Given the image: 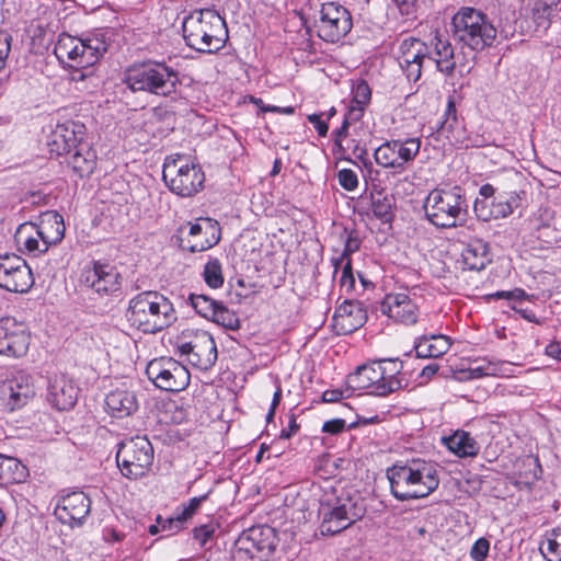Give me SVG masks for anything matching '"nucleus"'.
Wrapping results in <instances>:
<instances>
[{"mask_svg": "<svg viewBox=\"0 0 561 561\" xmlns=\"http://www.w3.org/2000/svg\"><path fill=\"white\" fill-rule=\"evenodd\" d=\"M499 373V364L489 362L486 365H480L468 370V379H477L485 376H496Z\"/></svg>", "mask_w": 561, "mask_h": 561, "instance_id": "55", "label": "nucleus"}, {"mask_svg": "<svg viewBox=\"0 0 561 561\" xmlns=\"http://www.w3.org/2000/svg\"><path fill=\"white\" fill-rule=\"evenodd\" d=\"M161 419H169L170 421H185L191 416L192 407L185 405L183 400H162L157 405Z\"/></svg>", "mask_w": 561, "mask_h": 561, "instance_id": "41", "label": "nucleus"}, {"mask_svg": "<svg viewBox=\"0 0 561 561\" xmlns=\"http://www.w3.org/2000/svg\"><path fill=\"white\" fill-rule=\"evenodd\" d=\"M121 274L115 266L94 261L81 275V283L99 296H112L121 289Z\"/></svg>", "mask_w": 561, "mask_h": 561, "instance_id": "18", "label": "nucleus"}, {"mask_svg": "<svg viewBox=\"0 0 561 561\" xmlns=\"http://www.w3.org/2000/svg\"><path fill=\"white\" fill-rule=\"evenodd\" d=\"M2 391L7 396V407L11 411L21 409L35 397L34 377L24 370H19L5 381Z\"/></svg>", "mask_w": 561, "mask_h": 561, "instance_id": "23", "label": "nucleus"}, {"mask_svg": "<svg viewBox=\"0 0 561 561\" xmlns=\"http://www.w3.org/2000/svg\"><path fill=\"white\" fill-rule=\"evenodd\" d=\"M352 103L362 106L368 105L371 99V90L369 84L365 80L356 81L352 89Z\"/></svg>", "mask_w": 561, "mask_h": 561, "instance_id": "52", "label": "nucleus"}, {"mask_svg": "<svg viewBox=\"0 0 561 561\" xmlns=\"http://www.w3.org/2000/svg\"><path fill=\"white\" fill-rule=\"evenodd\" d=\"M387 477L391 493L400 501L426 497L439 485L436 463L420 458L393 465Z\"/></svg>", "mask_w": 561, "mask_h": 561, "instance_id": "1", "label": "nucleus"}, {"mask_svg": "<svg viewBox=\"0 0 561 561\" xmlns=\"http://www.w3.org/2000/svg\"><path fill=\"white\" fill-rule=\"evenodd\" d=\"M520 463L527 469L524 476L525 481L534 482L540 478L542 469L538 458L527 456L522 459Z\"/></svg>", "mask_w": 561, "mask_h": 561, "instance_id": "53", "label": "nucleus"}, {"mask_svg": "<svg viewBox=\"0 0 561 561\" xmlns=\"http://www.w3.org/2000/svg\"><path fill=\"white\" fill-rule=\"evenodd\" d=\"M183 37L191 48L213 54L225 45L227 27L225 20L211 9L194 10L182 23Z\"/></svg>", "mask_w": 561, "mask_h": 561, "instance_id": "4", "label": "nucleus"}, {"mask_svg": "<svg viewBox=\"0 0 561 561\" xmlns=\"http://www.w3.org/2000/svg\"><path fill=\"white\" fill-rule=\"evenodd\" d=\"M203 278L206 285L213 289L220 288L224 285L222 266L218 259H210L203 270Z\"/></svg>", "mask_w": 561, "mask_h": 561, "instance_id": "46", "label": "nucleus"}, {"mask_svg": "<svg viewBox=\"0 0 561 561\" xmlns=\"http://www.w3.org/2000/svg\"><path fill=\"white\" fill-rule=\"evenodd\" d=\"M340 185L346 191H354L358 185L356 173L351 169H342L337 173Z\"/></svg>", "mask_w": 561, "mask_h": 561, "instance_id": "56", "label": "nucleus"}, {"mask_svg": "<svg viewBox=\"0 0 561 561\" xmlns=\"http://www.w3.org/2000/svg\"><path fill=\"white\" fill-rule=\"evenodd\" d=\"M126 318L131 327L145 334L161 332L176 320L173 304L156 290H146L133 297Z\"/></svg>", "mask_w": 561, "mask_h": 561, "instance_id": "2", "label": "nucleus"}, {"mask_svg": "<svg viewBox=\"0 0 561 561\" xmlns=\"http://www.w3.org/2000/svg\"><path fill=\"white\" fill-rule=\"evenodd\" d=\"M107 51L106 42L99 36L78 38L62 33L55 45L54 53L61 61L68 59L73 68L71 79L83 81L92 75L91 67Z\"/></svg>", "mask_w": 561, "mask_h": 561, "instance_id": "5", "label": "nucleus"}, {"mask_svg": "<svg viewBox=\"0 0 561 561\" xmlns=\"http://www.w3.org/2000/svg\"><path fill=\"white\" fill-rule=\"evenodd\" d=\"M116 462L122 474L129 480H139L150 470L153 447L145 436H137L119 445Z\"/></svg>", "mask_w": 561, "mask_h": 561, "instance_id": "10", "label": "nucleus"}, {"mask_svg": "<svg viewBox=\"0 0 561 561\" xmlns=\"http://www.w3.org/2000/svg\"><path fill=\"white\" fill-rule=\"evenodd\" d=\"M462 263L468 270L481 271L491 262L490 249L486 242L474 239L465 244L461 250Z\"/></svg>", "mask_w": 561, "mask_h": 561, "instance_id": "30", "label": "nucleus"}, {"mask_svg": "<svg viewBox=\"0 0 561 561\" xmlns=\"http://www.w3.org/2000/svg\"><path fill=\"white\" fill-rule=\"evenodd\" d=\"M423 208L427 220L440 229L461 226L468 214V204L459 186L432 190L425 198Z\"/></svg>", "mask_w": 561, "mask_h": 561, "instance_id": "6", "label": "nucleus"}, {"mask_svg": "<svg viewBox=\"0 0 561 561\" xmlns=\"http://www.w3.org/2000/svg\"><path fill=\"white\" fill-rule=\"evenodd\" d=\"M473 211L478 219L489 221L492 219L491 203L488 199L477 198L473 204Z\"/></svg>", "mask_w": 561, "mask_h": 561, "instance_id": "58", "label": "nucleus"}, {"mask_svg": "<svg viewBox=\"0 0 561 561\" xmlns=\"http://www.w3.org/2000/svg\"><path fill=\"white\" fill-rule=\"evenodd\" d=\"M454 38L474 51L493 46L497 30L482 11L462 7L451 20Z\"/></svg>", "mask_w": 561, "mask_h": 561, "instance_id": "7", "label": "nucleus"}, {"mask_svg": "<svg viewBox=\"0 0 561 561\" xmlns=\"http://www.w3.org/2000/svg\"><path fill=\"white\" fill-rule=\"evenodd\" d=\"M47 402L57 411H69L78 400V388L66 375H54L48 379Z\"/></svg>", "mask_w": 561, "mask_h": 561, "instance_id": "24", "label": "nucleus"}, {"mask_svg": "<svg viewBox=\"0 0 561 561\" xmlns=\"http://www.w3.org/2000/svg\"><path fill=\"white\" fill-rule=\"evenodd\" d=\"M559 1L560 0H534L531 18L537 27L548 30L552 16H554L558 11Z\"/></svg>", "mask_w": 561, "mask_h": 561, "instance_id": "40", "label": "nucleus"}, {"mask_svg": "<svg viewBox=\"0 0 561 561\" xmlns=\"http://www.w3.org/2000/svg\"><path fill=\"white\" fill-rule=\"evenodd\" d=\"M486 144V140L483 136L474 135L469 136L466 133L462 135H457L456 145L461 148H481Z\"/></svg>", "mask_w": 561, "mask_h": 561, "instance_id": "57", "label": "nucleus"}, {"mask_svg": "<svg viewBox=\"0 0 561 561\" xmlns=\"http://www.w3.org/2000/svg\"><path fill=\"white\" fill-rule=\"evenodd\" d=\"M34 284L31 267L16 254L0 255V287L12 293H27Z\"/></svg>", "mask_w": 561, "mask_h": 561, "instance_id": "15", "label": "nucleus"}, {"mask_svg": "<svg viewBox=\"0 0 561 561\" xmlns=\"http://www.w3.org/2000/svg\"><path fill=\"white\" fill-rule=\"evenodd\" d=\"M27 468L16 458L2 455L0 463V485L21 483L27 478Z\"/></svg>", "mask_w": 561, "mask_h": 561, "instance_id": "36", "label": "nucleus"}, {"mask_svg": "<svg viewBox=\"0 0 561 561\" xmlns=\"http://www.w3.org/2000/svg\"><path fill=\"white\" fill-rule=\"evenodd\" d=\"M445 446L458 457H473L479 453V445L469 433L456 431L453 435L443 437Z\"/></svg>", "mask_w": 561, "mask_h": 561, "instance_id": "34", "label": "nucleus"}, {"mask_svg": "<svg viewBox=\"0 0 561 561\" xmlns=\"http://www.w3.org/2000/svg\"><path fill=\"white\" fill-rule=\"evenodd\" d=\"M396 142L386 141L374 153L376 162L383 168H402V161H397Z\"/></svg>", "mask_w": 561, "mask_h": 561, "instance_id": "45", "label": "nucleus"}, {"mask_svg": "<svg viewBox=\"0 0 561 561\" xmlns=\"http://www.w3.org/2000/svg\"><path fill=\"white\" fill-rule=\"evenodd\" d=\"M430 53L427 43L416 38H404L399 46L398 62L409 81L421 79L422 69Z\"/></svg>", "mask_w": 561, "mask_h": 561, "instance_id": "19", "label": "nucleus"}, {"mask_svg": "<svg viewBox=\"0 0 561 561\" xmlns=\"http://www.w3.org/2000/svg\"><path fill=\"white\" fill-rule=\"evenodd\" d=\"M450 340L443 334L422 335L414 343L417 357L437 358L446 354L450 348Z\"/></svg>", "mask_w": 561, "mask_h": 561, "instance_id": "31", "label": "nucleus"}, {"mask_svg": "<svg viewBox=\"0 0 561 561\" xmlns=\"http://www.w3.org/2000/svg\"><path fill=\"white\" fill-rule=\"evenodd\" d=\"M91 508L89 496L82 491H73L61 496L54 510V514L62 524L70 526L82 525Z\"/></svg>", "mask_w": 561, "mask_h": 561, "instance_id": "20", "label": "nucleus"}, {"mask_svg": "<svg viewBox=\"0 0 561 561\" xmlns=\"http://www.w3.org/2000/svg\"><path fill=\"white\" fill-rule=\"evenodd\" d=\"M68 163L80 178L89 176L96 167V152L84 142L73 150Z\"/></svg>", "mask_w": 561, "mask_h": 561, "instance_id": "32", "label": "nucleus"}, {"mask_svg": "<svg viewBox=\"0 0 561 561\" xmlns=\"http://www.w3.org/2000/svg\"><path fill=\"white\" fill-rule=\"evenodd\" d=\"M427 62L435 64L436 69L447 77H451L456 69L454 47L449 39L438 32L431 38Z\"/></svg>", "mask_w": 561, "mask_h": 561, "instance_id": "26", "label": "nucleus"}, {"mask_svg": "<svg viewBox=\"0 0 561 561\" xmlns=\"http://www.w3.org/2000/svg\"><path fill=\"white\" fill-rule=\"evenodd\" d=\"M157 523L161 525V529L163 531L168 530L170 534L178 533L183 527V520H178V514L174 513V516L163 519L161 516H158Z\"/></svg>", "mask_w": 561, "mask_h": 561, "instance_id": "60", "label": "nucleus"}, {"mask_svg": "<svg viewBox=\"0 0 561 561\" xmlns=\"http://www.w3.org/2000/svg\"><path fill=\"white\" fill-rule=\"evenodd\" d=\"M334 456L323 454L319 456L314 463V472L322 479H330L335 477V462Z\"/></svg>", "mask_w": 561, "mask_h": 561, "instance_id": "49", "label": "nucleus"}, {"mask_svg": "<svg viewBox=\"0 0 561 561\" xmlns=\"http://www.w3.org/2000/svg\"><path fill=\"white\" fill-rule=\"evenodd\" d=\"M123 82L133 92H147L158 96H171L182 84L180 72L165 61L147 59L130 65L124 72Z\"/></svg>", "mask_w": 561, "mask_h": 561, "instance_id": "3", "label": "nucleus"}, {"mask_svg": "<svg viewBox=\"0 0 561 561\" xmlns=\"http://www.w3.org/2000/svg\"><path fill=\"white\" fill-rule=\"evenodd\" d=\"M396 142L397 161H402V167L412 161L419 153L421 141L419 138H408L405 140H393Z\"/></svg>", "mask_w": 561, "mask_h": 561, "instance_id": "44", "label": "nucleus"}, {"mask_svg": "<svg viewBox=\"0 0 561 561\" xmlns=\"http://www.w3.org/2000/svg\"><path fill=\"white\" fill-rule=\"evenodd\" d=\"M187 301L199 316L207 320H210L221 302L207 295L194 293L190 294Z\"/></svg>", "mask_w": 561, "mask_h": 561, "instance_id": "43", "label": "nucleus"}, {"mask_svg": "<svg viewBox=\"0 0 561 561\" xmlns=\"http://www.w3.org/2000/svg\"><path fill=\"white\" fill-rule=\"evenodd\" d=\"M383 373L380 370V362L373 360L360 365L347 376L346 385L353 391L366 390L374 396H387L399 390L401 380L382 381Z\"/></svg>", "mask_w": 561, "mask_h": 561, "instance_id": "14", "label": "nucleus"}, {"mask_svg": "<svg viewBox=\"0 0 561 561\" xmlns=\"http://www.w3.org/2000/svg\"><path fill=\"white\" fill-rule=\"evenodd\" d=\"M218 527L219 525L217 522L210 520L207 524L195 527L193 529V537L201 547H205L210 540H213Z\"/></svg>", "mask_w": 561, "mask_h": 561, "instance_id": "50", "label": "nucleus"}, {"mask_svg": "<svg viewBox=\"0 0 561 561\" xmlns=\"http://www.w3.org/2000/svg\"><path fill=\"white\" fill-rule=\"evenodd\" d=\"M320 533L336 535L364 515V510L348 495L325 494L319 506Z\"/></svg>", "mask_w": 561, "mask_h": 561, "instance_id": "9", "label": "nucleus"}, {"mask_svg": "<svg viewBox=\"0 0 561 561\" xmlns=\"http://www.w3.org/2000/svg\"><path fill=\"white\" fill-rule=\"evenodd\" d=\"M437 131L444 135L454 145H456L457 135H462L466 131L458 119L456 104L453 99L448 100L443 119L438 124Z\"/></svg>", "mask_w": 561, "mask_h": 561, "instance_id": "37", "label": "nucleus"}, {"mask_svg": "<svg viewBox=\"0 0 561 561\" xmlns=\"http://www.w3.org/2000/svg\"><path fill=\"white\" fill-rule=\"evenodd\" d=\"M238 540L250 550L263 554L264 560L275 548L274 530L271 527H252Z\"/></svg>", "mask_w": 561, "mask_h": 561, "instance_id": "28", "label": "nucleus"}, {"mask_svg": "<svg viewBox=\"0 0 561 561\" xmlns=\"http://www.w3.org/2000/svg\"><path fill=\"white\" fill-rule=\"evenodd\" d=\"M231 561H265L263 559V554L256 553L255 551L250 550L245 546L237 540L236 547L232 550Z\"/></svg>", "mask_w": 561, "mask_h": 561, "instance_id": "54", "label": "nucleus"}, {"mask_svg": "<svg viewBox=\"0 0 561 561\" xmlns=\"http://www.w3.org/2000/svg\"><path fill=\"white\" fill-rule=\"evenodd\" d=\"M380 362V370L383 373L382 381L400 380L399 375L403 368V364L399 358H382Z\"/></svg>", "mask_w": 561, "mask_h": 561, "instance_id": "51", "label": "nucleus"}, {"mask_svg": "<svg viewBox=\"0 0 561 561\" xmlns=\"http://www.w3.org/2000/svg\"><path fill=\"white\" fill-rule=\"evenodd\" d=\"M31 344V333L25 323L13 317L0 318V355L24 356Z\"/></svg>", "mask_w": 561, "mask_h": 561, "instance_id": "16", "label": "nucleus"}, {"mask_svg": "<svg viewBox=\"0 0 561 561\" xmlns=\"http://www.w3.org/2000/svg\"><path fill=\"white\" fill-rule=\"evenodd\" d=\"M210 321L228 329L238 330L240 328V320L233 311L228 309L224 302H220Z\"/></svg>", "mask_w": 561, "mask_h": 561, "instance_id": "47", "label": "nucleus"}, {"mask_svg": "<svg viewBox=\"0 0 561 561\" xmlns=\"http://www.w3.org/2000/svg\"><path fill=\"white\" fill-rule=\"evenodd\" d=\"M208 497V494H203L199 496H194L190 499L187 502L183 503L175 511L178 514V520H183L185 523L198 511L202 503L205 502Z\"/></svg>", "mask_w": 561, "mask_h": 561, "instance_id": "48", "label": "nucleus"}, {"mask_svg": "<svg viewBox=\"0 0 561 561\" xmlns=\"http://www.w3.org/2000/svg\"><path fill=\"white\" fill-rule=\"evenodd\" d=\"M489 550L490 541L486 538L482 537L479 538L471 547L470 556L476 561H482L488 556Z\"/></svg>", "mask_w": 561, "mask_h": 561, "instance_id": "59", "label": "nucleus"}, {"mask_svg": "<svg viewBox=\"0 0 561 561\" xmlns=\"http://www.w3.org/2000/svg\"><path fill=\"white\" fill-rule=\"evenodd\" d=\"M371 209L374 216L382 224H392L396 217V198L391 194H385L382 191L370 194Z\"/></svg>", "mask_w": 561, "mask_h": 561, "instance_id": "35", "label": "nucleus"}, {"mask_svg": "<svg viewBox=\"0 0 561 561\" xmlns=\"http://www.w3.org/2000/svg\"><path fill=\"white\" fill-rule=\"evenodd\" d=\"M308 34L313 28L319 38L327 43H337L344 38L353 28V16L351 11L336 1L320 3L313 15L312 26L305 21Z\"/></svg>", "mask_w": 561, "mask_h": 561, "instance_id": "8", "label": "nucleus"}, {"mask_svg": "<svg viewBox=\"0 0 561 561\" xmlns=\"http://www.w3.org/2000/svg\"><path fill=\"white\" fill-rule=\"evenodd\" d=\"M380 310L396 322L407 325L416 323L419 317L417 306L403 293L387 295Z\"/></svg>", "mask_w": 561, "mask_h": 561, "instance_id": "25", "label": "nucleus"}, {"mask_svg": "<svg viewBox=\"0 0 561 561\" xmlns=\"http://www.w3.org/2000/svg\"><path fill=\"white\" fill-rule=\"evenodd\" d=\"M525 192H503L499 193L491 201L492 219L506 218L520 207Z\"/></svg>", "mask_w": 561, "mask_h": 561, "instance_id": "33", "label": "nucleus"}, {"mask_svg": "<svg viewBox=\"0 0 561 561\" xmlns=\"http://www.w3.org/2000/svg\"><path fill=\"white\" fill-rule=\"evenodd\" d=\"M182 355H186L188 362L202 369L208 370L217 360V346L214 337L204 330H197L188 342L179 345Z\"/></svg>", "mask_w": 561, "mask_h": 561, "instance_id": "17", "label": "nucleus"}, {"mask_svg": "<svg viewBox=\"0 0 561 561\" xmlns=\"http://www.w3.org/2000/svg\"><path fill=\"white\" fill-rule=\"evenodd\" d=\"M146 375L157 388L171 392L184 390L191 380L188 369L171 357H160L149 362Z\"/></svg>", "mask_w": 561, "mask_h": 561, "instance_id": "13", "label": "nucleus"}, {"mask_svg": "<svg viewBox=\"0 0 561 561\" xmlns=\"http://www.w3.org/2000/svg\"><path fill=\"white\" fill-rule=\"evenodd\" d=\"M364 110L365 106L352 103L347 113L344 116V121H346L350 125L354 122L359 121L363 117Z\"/></svg>", "mask_w": 561, "mask_h": 561, "instance_id": "62", "label": "nucleus"}, {"mask_svg": "<svg viewBox=\"0 0 561 561\" xmlns=\"http://www.w3.org/2000/svg\"><path fill=\"white\" fill-rule=\"evenodd\" d=\"M219 222L213 218H201L196 222L181 226L175 236L179 247L191 253L206 251L220 241Z\"/></svg>", "mask_w": 561, "mask_h": 561, "instance_id": "12", "label": "nucleus"}, {"mask_svg": "<svg viewBox=\"0 0 561 561\" xmlns=\"http://www.w3.org/2000/svg\"><path fill=\"white\" fill-rule=\"evenodd\" d=\"M163 181L174 194L191 197L203 188L205 174L199 165L182 164L179 158L164 162Z\"/></svg>", "mask_w": 561, "mask_h": 561, "instance_id": "11", "label": "nucleus"}, {"mask_svg": "<svg viewBox=\"0 0 561 561\" xmlns=\"http://www.w3.org/2000/svg\"><path fill=\"white\" fill-rule=\"evenodd\" d=\"M359 244L360 242L357 238L353 237L352 234H348L345 241L344 250L342 251L343 256L350 257L352 253L359 249Z\"/></svg>", "mask_w": 561, "mask_h": 561, "instance_id": "64", "label": "nucleus"}, {"mask_svg": "<svg viewBox=\"0 0 561 561\" xmlns=\"http://www.w3.org/2000/svg\"><path fill=\"white\" fill-rule=\"evenodd\" d=\"M540 551L547 561H561V527L546 533Z\"/></svg>", "mask_w": 561, "mask_h": 561, "instance_id": "42", "label": "nucleus"}, {"mask_svg": "<svg viewBox=\"0 0 561 561\" xmlns=\"http://www.w3.org/2000/svg\"><path fill=\"white\" fill-rule=\"evenodd\" d=\"M254 103L257 104L262 112H275V113H282V114H294L295 108L293 106H286V107H279V106H272V105H264L263 101L261 99L254 100Z\"/></svg>", "mask_w": 561, "mask_h": 561, "instance_id": "63", "label": "nucleus"}, {"mask_svg": "<svg viewBox=\"0 0 561 561\" xmlns=\"http://www.w3.org/2000/svg\"><path fill=\"white\" fill-rule=\"evenodd\" d=\"M367 319V304L350 298L335 309L333 325L339 334L346 335L362 328Z\"/></svg>", "mask_w": 561, "mask_h": 561, "instance_id": "21", "label": "nucleus"}, {"mask_svg": "<svg viewBox=\"0 0 561 561\" xmlns=\"http://www.w3.org/2000/svg\"><path fill=\"white\" fill-rule=\"evenodd\" d=\"M36 227V236L41 238L43 250L47 251L50 245L59 243L65 237L64 218L56 211H47L39 218Z\"/></svg>", "mask_w": 561, "mask_h": 561, "instance_id": "27", "label": "nucleus"}, {"mask_svg": "<svg viewBox=\"0 0 561 561\" xmlns=\"http://www.w3.org/2000/svg\"><path fill=\"white\" fill-rule=\"evenodd\" d=\"M323 115L324 113L308 115V121L313 125L320 137H325L329 130L328 124L322 119Z\"/></svg>", "mask_w": 561, "mask_h": 561, "instance_id": "61", "label": "nucleus"}, {"mask_svg": "<svg viewBox=\"0 0 561 561\" xmlns=\"http://www.w3.org/2000/svg\"><path fill=\"white\" fill-rule=\"evenodd\" d=\"M15 241L19 245H23L28 254L38 255L45 253L41 238L36 236V227L33 222H25L20 225L15 232Z\"/></svg>", "mask_w": 561, "mask_h": 561, "instance_id": "39", "label": "nucleus"}, {"mask_svg": "<svg viewBox=\"0 0 561 561\" xmlns=\"http://www.w3.org/2000/svg\"><path fill=\"white\" fill-rule=\"evenodd\" d=\"M137 408L135 394L124 389L113 390L105 398V410L114 419L128 417Z\"/></svg>", "mask_w": 561, "mask_h": 561, "instance_id": "29", "label": "nucleus"}, {"mask_svg": "<svg viewBox=\"0 0 561 561\" xmlns=\"http://www.w3.org/2000/svg\"><path fill=\"white\" fill-rule=\"evenodd\" d=\"M491 298L495 299H507L514 301V305L512 306V309L519 313L522 318L527 320L528 322L538 323V319L534 312V310L529 308L523 307V301L528 298L527 293L522 288H515L514 290H507V291H496L492 295H490Z\"/></svg>", "mask_w": 561, "mask_h": 561, "instance_id": "38", "label": "nucleus"}, {"mask_svg": "<svg viewBox=\"0 0 561 561\" xmlns=\"http://www.w3.org/2000/svg\"><path fill=\"white\" fill-rule=\"evenodd\" d=\"M85 126L81 122L66 121L58 124L48 142L50 153L56 156L70 154L72 150L83 145Z\"/></svg>", "mask_w": 561, "mask_h": 561, "instance_id": "22", "label": "nucleus"}]
</instances>
